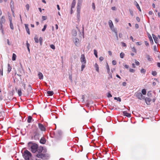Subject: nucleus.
Instances as JSON below:
<instances>
[{
	"label": "nucleus",
	"instance_id": "17",
	"mask_svg": "<svg viewBox=\"0 0 160 160\" xmlns=\"http://www.w3.org/2000/svg\"><path fill=\"white\" fill-rule=\"evenodd\" d=\"M43 150V147H40L39 148H38V149L37 150V152L38 153H42V152Z\"/></svg>",
	"mask_w": 160,
	"mask_h": 160
},
{
	"label": "nucleus",
	"instance_id": "14",
	"mask_svg": "<svg viewBox=\"0 0 160 160\" xmlns=\"http://www.w3.org/2000/svg\"><path fill=\"white\" fill-rule=\"evenodd\" d=\"M28 88L27 89V92L28 94L30 93H31L32 92V89L31 86L30 85H29L28 86Z\"/></svg>",
	"mask_w": 160,
	"mask_h": 160
},
{
	"label": "nucleus",
	"instance_id": "47",
	"mask_svg": "<svg viewBox=\"0 0 160 160\" xmlns=\"http://www.w3.org/2000/svg\"><path fill=\"white\" fill-rule=\"evenodd\" d=\"M26 9L28 11L29 9V5L28 4H27L26 5Z\"/></svg>",
	"mask_w": 160,
	"mask_h": 160
},
{
	"label": "nucleus",
	"instance_id": "21",
	"mask_svg": "<svg viewBox=\"0 0 160 160\" xmlns=\"http://www.w3.org/2000/svg\"><path fill=\"white\" fill-rule=\"evenodd\" d=\"M12 68L10 65L9 64H8V70L7 72L8 73H9L11 70Z\"/></svg>",
	"mask_w": 160,
	"mask_h": 160
},
{
	"label": "nucleus",
	"instance_id": "38",
	"mask_svg": "<svg viewBox=\"0 0 160 160\" xmlns=\"http://www.w3.org/2000/svg\"><path fill=\"white\" fill-rule=\"evenodd\" d=\"M147 95L149 97H151L152 96V94L151 92V91H149L148 92Z\"/></svg>",
	"mask_w": 160,
	"mask_h": 160
},
{
	"label": "nucleus",
	"instance_id": "53",
	"mask_svg": "<svg viewBox=\"0 0 160 160\" xmlns=\"http://www.w3.org/2000/svg\"><path fill=\"white\" fill-rule=\"evenodd\" d=\"M112 97V95L110 92H108L107 94V97L108 98H110Z\"/></svg>",
	"mask_w": 160,
	"mask_h": 160
},
{
	"label": "nucleus",
	"instance_id": "19",
	"mask_svg": "<svg viewBox=\"0 0 160 160\" xmlns=\"http://www.w3.org/2000/svg\"><path fill=\"white\" fill-rule=\"evenodd\" d=\"M38 76L39 77V79H43V75L42 74L39 72L38 73Z\"/></svg>",
	"mask_w": 160,
	"mask_h": 160
},
{
	"label": "nucleus",
	"instance_id": "6",
	"mask_svg": "<svg viewBox=\"0 0 160 160\" xmlns=\"http://www.w3.org/2000/svg\"><path fill=\"white\" fill-rule=\"evenodd\" d=\"M80 61L82 63L86 64V61L84 55V54H82L81 55V57L80 58Z\"/></svg>",
	"mask_w": 160,
	"mask_h": 160
},
{
	"label": "nucleus",
	"instance_id": "26",
	"mask_svg": "<svg viewBox=\"0 0 160 160\" xmlns=\"http://www.w3.org/2000/svg\"><path fill=\"white\" fill-rule=\"evenodd\" d=\"M72 33L73 36H75L77 35V32L76 30H73L72 31Z\"/></svg>",
	"mask_w": 160,
	"mask_h": 160
},
{
	"label": "nucleus",
	"instance_id": "51",
	"mask_svg": "<svg viewBox=\"0 0 160 160\" xmlns=\"http://www.w3.org/2000/svg\"><path fill=\"white\" fill-rule=\"evenodd\" d=\"M42 37H40L39 38V41L41 45L42 44Z\"/></svg>",
	"mask_w": 160,
	"mask_h": 160
},
{
	"label": "nucleus",
	"instance_id": "36",
	"mask_svg": "<svg viewBox=\"0 0 160 160\" xmlns=\"http://www.w3.org/2000/svg\"><path fill=\"white\" fill-rule=\"evenodd\" d=\"M85 64L82 63V64L81 65V71H83L84 68H85Z\"/></svg>",
	"mask_w": 160,
	"mask_h": 160
},
{
	"label": "nucleus",
	"instance_id": "43",
	"mask_svg": "<svg viewBox=\"0 0 160 160\" xmlns=\"http://www.w3.org/2000/svg\"><path fill=\"white\" fill-rule=\"evenodd\" d=\"M47 27V25L45 24L43 28L42 29V32L44 31H45V30H46Z\"/></svg>",
	"mask_w": 160,
	"mask_h": 160
},
{
	"label": "nucleus",
	"instance_id": "64",
	"mask_svg": "<svg viewBox=\"0 0 160 160\" xmlns=\"http://www.w3.org/2000/svg\"><path fill=\"white\" fill-rule=\"evenodd\" d=\"M136 20L138 22H139L140 21V18L138 17H136Z\"/></svg>",
	"mask_w": 160,
	"mask_h": 160
},
{
	"label": "nucleus",
	"instance_id": "55",
	"mask_svg": "<svg viewBox=\"0 0 160 160\" xmlns=\"http://www.w3.org/2000/svg\"><path fill=\"white\" fill-rule=\"evenodd\" d=\"M116 63H117V62L115 60H113L112 61V64L113 65H116Z\"/></svg>",
	"mask_w": 160,
	"mask_h": 160
},
{
	"label": "nucleus",
	"instance_id": "8",
	"mask_svg": "<svg viewBox=\"0 0 160 160\" xmlns=\"http://www.w3.org/2000/svg\"><path fill=\"white\" fill-rule=\"evenodd\" d=\"M38 126L39 128L40 129L41 131H46V128L43 124L40 123H38Z\"/></svg>",
	"mask_w": 160,
	"mask_h": 160
},
{
	"label": "nucleus",
	"instance_id": "62",
	"mask_svg": "<svg viewBox=\"0 0 160 160\" xmlns=\"http://www.w3.org/2000/svg\"><path fill=\"white\" fill-rule=\"evenodd\" d=\"M22 86L24 88V89H25V86L26 85L24 83H22Z\"/></svg>",
	"mask_w": 160,
	"mask_h": 160
},
{
	"label": "nucleus",
	"instance_id": "18",
	"mask_svg": "<svg viewBox=\"0 0 160 160\" xmlns=\"http://www.w3.org/2000/svg\"><path fill=\"white\" fill-rule=\"evenodd\" d=\"M108 24L110 28L114 27L113 23L111 20H109L108 21Z\"/></svg>",
	"mask_w": 160,
	"mask_h": 160
},
{
	"label": "nucleus",
	"instance_id": "63",
	"mask_svg": "<svg viewBox=\"0 0 160 160\" xmlns=\"http://www.w3.org/2000/svg\"><path fill=\"white\" fill-rule=\"evenodd\" d=\"M111 9L112 10H115L116 9V8L114 6L112 7Z\"/></svg>",
	"mask_w": 160,
	"mask_h": 160
},
{
	"label": "nucleus",
	"instance_id": "50",
	"mask_svg": "<svg viewBox=\"0 0 160 160\" xmlns=\"http://www.w3.org/2000/svg\"><path fill=\"white\" fill-rule=\"evenodd\" d=\"M92 9L93 10H95V4L94 3L92 2Z\"/></svg>",
	"mask_w": 160,
	"mask_h": 160
},
{
	"label": "nucleus",
	"instance_id": "35",
	"mask_svg": "<svg viewBox=\"0 0 160 160\" xmlns=\"http://www.w3.org/2000/svg\"><path fill=\"white\" fill-rule=\"evenodd\" d=\"M94 54L95 56L97 58L98 57V52H97V51L96 50L94 49Z\"/></svg>",
	"mask_w": 160,
	"mask_h": 160
},
{
	"label": "nucleus",
	"instance_id": "29",
	"mask_svg": "<svg viewBox=\"0 0 160 160\" xmlns=\"http://www.w3.org/2000/svg\"><path fill=\"white\" fill-rule=\"evenodd\" d=\"M16 55L15 53L12 54V61H15L16 59Z\"/></svg>",
	"mask_w": 160,
	"mask_h": 160
},
{
	"label": "nucleus",
	"instance_id": "40",
	"mask_svg": "<svg viewBox=\"0 0 160 160\" xmlns=\"http://www.w3.org/2000/svg\"><path fill=\"white\" fill-rule=\"evenodd\" d=\"M106 68L107 69V72L108 73H109L110 72V68H109V67L108 65V63H107V65L106 66Z\"/></svg>",
	"mask_w": 160,
	"mask_h": 160
},
{
	"label": "nucleus",
	"instance_id": "7",
	"mask_svg": "<svg viewBox=\"0 0 160 160\" xmlns=\"http://www.w3.org/2000/svg\"><path fill=\"white\" fill-rule=\"evenodd\" d=\"M144 100L145 101L146 104L148 105H150V102L152 101V99L149 98L145 97Z\"/></svg>",
	"mask_w": 160,
	"mask_h": 160
},
{
	"label": "nucleus",
	"instance_id": "58",
	"mask_svg": "<svg viewBox=\"0 0 160 160\" xmlns=\"http://www.w3.org/2000/svg\"><path fill=\"white\" fill-rule=\"evenodd\" d=\"M104 58L102 57H100L99 58V59L100 61H102L103 60Z\"/></svg>",
	"mask_w": 160,
	"mask_h": 160
},
{
	"label": "nucleus",
	"instance_id": "23",
	"mask_svg": "<svg viewBox=\"0 0 160 160\" xmlns=\"http://www.w3.org/2000/svg\"><path fill=\"white\" fill-rule=\"evenodd\" d=\"M47 93L49 95V96H51L53 94L54 92L52 91H49L47 92Z\"/></svg>",
	"mask_w": 160,
	"mask_h": 160
},
{
	"label": "nucleus",
	"instance_id": "61",
	"mask_svg": "<svg viewBox=\"0 0 160 160\" xmlns=\"http://www.w3.org/2000/svg\"><path fill=\"white\" fill-rule=\"evenodd\" d=\"M145 45L147 46H149V44L148 43V42H147V41H145Z\"/></svg>",
	"mask_w": 160,
	"mask_h": 160
},
{
	"label": "nucleus",
	"instance_id": "42",
	"mask_svg": "<svg viewBox=\"0 0 160 160\" xmlns=\"http://www.w3.org/2000/svg\"><path fill=\"white\" fill-rule=\"evenodd\" d=\"M152 74L153 76H156L157 75V72L156 71H153L152 72Z\"/></svg>",
	"mask_w": 160,
	"mask_h": 160
},
{
	"label": "nucleus",
	"instance_id": "15",
	"mask_svg": "<svg viewBox=\"0 0 160 160\" xmlns=\"http://www.w3.org/2000/svg\"><path fill=\"white\" fill-rule=\"evenodd\" d=\"M24 25L25 29L26 30L27 32L29 35L30 34V32L29 31V29L28 27V24H24Z\"/></svg>",
	"mask_w": 160,
	"mask_h": 160
},
{
	"label": "nucleus",
	"instance_id": "46",
	"mask_svg": "<svg viewBox=\"0 0 160 160\" xmlns=\"http://www.w3.org/2000/svg\"><path fill=\"white\" fill-rule=\"evenodd\" d=\"M47 18V17L46 16H42V19L43 21L46 20Z\"/></svg>",
	"mask_w": 160,
	"mask_h": 160
},
{
	"label": "nucleus",
	"instance_id": "2",
	"mask_svg": "<svg viewBox=\"0 0 160 160\" xmlns=\"http://www.w3.org/2000/svg\"><path fill=\"white\" fill-rule=\"evenodd\" d=\"M36 156L38 158L42 159L43 160H48L50 158V155L48 153H38Z\"/></svg>",
	"mask_w": 160,
	"mask_h": 160
},
{
	"label": "nucleus",
	"instance_id": "4",
	"mask_svg": "<svg viewBox=\"0 0 160 160\" xmlns=\"http://www.w3.org/2000/svg\"><path fill=\"white\" fill-rule=\"evenodd\" d=\"M5 22V17L3 16H2L0 20V30H1L2 32L3 35L4 34V30L2 29L3 25L2 24L4 23Z\"/></svg>",
	"mask_w": 160,
	"mask_h": 160
},
{
	"label": "nucleus",
	"instance_id": "22",
	"mask_svg": "<svg viewBox=\"0 0 160 160\" xmlns=\"http://www.w3.org/2000/svg\"><path fill=\"white\" fill-rule=\"evenodd\" d=\"M32 116H29L28 117L27 122L29 123H31L32 122Z\"/></svg>",
	"mask_w": 160,
	"mask_h": 160
},
{
	"label": "nucleus",
	"instance_id": "1",
	"mask_svg": "<svg viewBox=\"0 0 160 160\" xmlns=\"http://www.w3.org/2000/svg\"><path fill=\"white\" fill-rule=\"evenodd\" d=\"M28 146L33 153H35L37 152L38 148V145L36 143H33L32 142H28Z\"/></svg>",
	"mask_w": 160,
	"mask_h": 160
},
{
	"label": "nucleus",
	"instance_id": "56",
	"mask_svg": "<svg viewBox=\"0 0 160 160\" xmlns=\"http://www.w3.org/2000/svg\"><path fill=\"white\" fill-rule=\"evenodd\" d=\"M122 46L123 47H125L126 46V44L125 43L123 42H121Z\"/></svg>",
	"mask_w": 160,
	"mask_h": 160
},
{
	"label": "nucleus",
	"instance_id": "5",
	"mask_svg": "<svg viewBox=\"0 0 160 160\" xmlns=\"http://www.w3.org/2000/svg\"><path fill=\"white\" fill-rule=\"evenodd\" d=\"M136 97L140 100L144 99L145 96H143L142 94L140 92H137L135 93Z\"/></svg>",
	"mask_w": 160,
	"mask_h": 160
},
{
	"label": "nucleus",
	"instance_id": "30",
	"mask_svg": "<svg viewBox=\"0 0 160 160\" xmlns=\"http://www.w3.org/2000/svg\"><path fill=\"white\" fill-rule=\"evenodd\" d=\"M112 31L115 33H117V31L116 28H114V27L110 28Z\"/></svg>",
	"mask_w": 160,
	"mask_h": 160
},
{
	"label": "nucleus",
	"instance_id": "41",
	"mask_svg": "<svg viewBox=\"0 0 160 160\" xmlns=\"http://www.w3.org/2000/svg\"><path fill=\"white\" fill-rule=\"evenodd\" d=\"M125 54L124 53L122 52L120 53V57L121 58H124Z\"/></svg>",
	"mask_w": 160,
	"mask_h": 160
},
{
	"label": "nucleus",
	"instance_id": "33",
	"mask_svg": "<svg viewBox=\"0 0 160 160\" xmlns=\"http://www.w3.org/2000/svg\"><path fill=\"white\" fill-rule=\"evenodd\" d=\"M18 96L20 97L21 96L22 94V92L21 89H18Z\"/></svg>",
	"mask_w": 160,
	"mask_h": 160
},
{
	"label": "nucleus",
	"instance_id": "27",
	"mask_svg": "<svg viewBox=\"0 0 160 160\" xmlns=\"http://www.w3.org/2000/svg\"><path fill=\"white\" fill-rule=\"evenodd\" d=\"M10 28H11V29H12V30H13V29H14V27H13V24L12 22V21L11 20H10Z\"/></svg>",
	"mask_w": 160,
	"mask_h": 160
},
{
	"label": "nucleus",
	"instance_id": "54",
	"mask_svg": "<svg viewBox=\"0 0 160 160\" xmlns=\"http://www.w3.org/2000/svg\"><path fill=\"white\" fill-rule=\"evenodd\" d=\"M135 63H136V64L137 66H138L140 64L139 62L138 61H137L136 60H135Z\"/></svg>",
	"mask_w": 160,
	"mask_h": 160
},
{
	"label": "nucleus",
	"instance_id": "10",
	"mask_svg": "<svg viewBox=\"0 0 160 160\" xmlns=\"http://www.w3.org/2000/svg\"><path fill=\"white\" fill-rule=\"evenodd\" d=\"M80 9H77V17L78 18V20L80 21Z\"/></svg>",
	"mask_w": 160,
	"mask_h": 160
},
{
	"label": "nucleus",
	"instance_id": "31",
	"mask_svg": "<svg viewBox=\"0 0 160 160\" xmlns=\"http://www.w3.org/2000/svg\"><path fill=\"white\" fill-rule=\"evenodd\" d=\"M142 94L145 95L146 94V90L145 89H143L142 90Z\"/></svg>",
	"mask_w": 160,
	"mask_h": 160
},
{
	"label": "nucleus",
	"instance_id": "16",
	"mask_svg": "<svg viewBox=\"0 0 160 160\" xmlns=\"http://www.w3.org/2000/svg\"><path fill=\"white\" fill-rule=\"evenodd\" d=\"M153 38L156 43H158V38L154 34H152Z\"/></svg>",
	"mask_w": 160,
	"mask_h": 160
},
{
	"label": "nucleus",
	"instance_id": "39",
	"mask_svg": "<svg viewBox=\"0 0 160 160\" xmlns=\"http://www.w3.org/2000/svg\"><path fill=\"white\" fill-rule=\"evenodd\" d=\"M114 99L115 100H117V101H118L119 102H121V98L120 97L117 98V97H115L114 98Z\"/></svg>",
	"mask_w": 160,
	"mask_h": 160
},
{
	"label": "nucleus",
	"instance_id": "59",
	"mask_svg": "<svg viewBox=\"0 0 160 160\" xmlns=\"http://www.w3.org/2000/svg\"><path fill=\"white\" fill-rule=\"evenodd\" d=\"M132 51L135 53L137 52L136 50L134 47H133L132 48Z\"/></svg>",
	"mask_w": 160,
	"mask_h": 160
},
{
	"label": "nucleus",
	"instance_id": "48",
	"mask_svg": "<svg viewBox=\"0 0 160 160\" xmlns=\"http://www.w3.org/2000/svg\"><path fill=\"white\" fill-rule=\"evenodd\" d=\"M50 48L54 50L55 49V46L53 44H51L50 46Z\"/></svg>",
	"mask_w": 160,
	"mask_h": 160
},
{
	"label": "nucleus",
	"instance_id": "60",
	"mask_svg": "<svg viewBox=\"0 0 160 160\" xmlns=\"http://www.w3.org/2000/svg\"><path fill=\"white\" fill-rule=\"evenodd\" d=\"M153 50L155 51H157V47L156 45H155L153 47Z\"/></svg>",
	"mask_w": 160,
	"mask_h": 160
},
{
	"label": "nucleus",
	"instance_id": "34",
	"mask_svg": "<svg viewBox=\"0 0 160 160\" xmlns=\"http://www.w3.org/2000/svg\"><path fill=\"white\" fill-rule=\"evenodd\" d=\"M26 46L28 51L29 52H30L29 46H30V45L29 43H28V41H27Z\"/></svg>",
	"mask_w": 160,
	"mask_h": 160
},
{
	"label": "nucleus",
	"instance_id": "57",
	"mask_svg": "<svg viewBox=\"0 0 160 160\" xmlns=\"http://www.w3.org/2000/svg\"><path fill=\"white\" fill-rule=\"evenodd\" d=\"M129 71L130 72H135V70L132 68H130L129 69Z\"/></svg>",
	"mask_w": 160,
	"mask_h": 160
},
{
	"label": "nucleus",
	"instance_id": "12",
	"mask_svg": "<svg viewBox=\"0 0 160 160\" xmlns=\"http://www.w3.org/2000/svg\"><path fill=\"white\" fill-rule=\"evenodd\" d=\"M123 114L124 116H126L128 118H130L131 117V114L130 113L127 112L126 111H123Z\"/></svg>",
	"mask_w": 160,
	"mask_h": 160
},
{
	"label": "nucleus",
	"instance_id": "20",
	"mask_svg": "<svg viewBox=\"0 0 160 160\" xmlns=\"http://www.w3.org/2000/svg\"><path fill=\"white\" fill-rule=\"evenodd\" d=\"M76 5V0H73L71 4V8L72 9L74 8Z\"/></svg>",
	"mask_w": 160,
	"mask_h": 160
},
{
	"label": "nucleus",
	"instance_id": "28",
	"mask_svg": "<svg viewBox=\"0 0 160 160\" xmlns=\"http://www.w3.org/2000/svg\"><path fill=\"white\" fill-rule=\"evenodd\" d=\"M147 58L148 60L149 61H151L153 59L152 58H151V56H149V55H147Z\"/></svg>",
	"mask_w": 160,
	"mask_h": 160
},
{
	"label": "nucleus",
	"instance_id": "24",
	"mask_svg": "<svg viewBox=\"0 0 160 160\" xmlns=\"http://www.w3.org/2000/svg\"><path fill=\"white\" fill-rule=\"evenodd\" d=\"M148 38L149 39L150 41V42L151 43H153V41L152 37L151 36V35L149 34H148Z\"/></svg>",
	"mask_w": 160,
	"mask_h": 160
},
{
	"label": "nucleus",
	"instance_id": "11",
	"mask_svg": "<svg viewBox=\"0 0 160 160\" xmlns=\"http://www.w3.org/2000/svg\"><path fill=\"white\" fill-rule=\"evenodd\" d=\"M73 42L75 45L77 47H78L79 45V40L77 38H75L73 39Z\"/></svg>",
	"mask_w": 160,
	"mask_h": 160
},
{
	"label": "nucleus",
	"instance_id": "52",
	"mask_svg": "<svg viewBox=\"0 0 160 160\" xmlns=\"http://www.w3.org/2000/svg\"><path fill=\"white\" fill-rule=\"evenodd\" d=\"M109 75V77H108V79H110V78H112V75L111 73H108Z\"/></svg>",
	"mask_w": 160,
	"mask_h": 160
},
{
	"label": "nucleus",
	"instance_id": "3",
	"mask_svg": "<svg viewBox=\"0 0 160 160\" xmlns=\"http://www.w3.org/2000/svg\"><path fill=\"white\" fill-rule=\"evenodd\" d=\"M34 135L32 137V139H33L35 140H38L41 136L40 132L38 129H37L34 133Z\"/></svg>",
	"mask_w": 160,
	"mask_h": 160
},
{
	"label": "nucleus",
	"instance_id": "44",
	"mask_svg": "<svg viewBox=\"0 0 160 160\" xmlns=\"http://www.w3.org/2000/svg\"><path fill=\"white\" fill-rule=\"evenodd\" d=\"M146 72V70L143 68H142L141 70V72L142 73L144 74L145 73V72Z\"/></svg>",
	"mask_w": 160,
	"mask_h": 160
},
{
	"label": "nucleus",
	"instance_id": "32",
	"mask_svg": "<svg viewBox=\"0 0 160 160\" xmlns=\"http://www.w3.org/2000/svg\"><path fill=\"white\" fill-rule=\"evenodd\" d=\"M95 67L96 68V70L97 72H99V67H98V64L97 63H96L95 64Z\"/></svg>",
	"mask_w": 160,
	"mask_h": 160
},
{
	"label": "nucleus",
	"instance_id": "37",
	"mask_svg": "<svg viewBox=\"0 0 160 160\" xmlns=\"http://www.w3.org/2000/svg\"><path fill=\"white\" fill-rule=\"evenodd\" d=\"M69 78L71 82H72V75L71 74H69Z\"/></svg>",
	"mask_w": 160,
	"mask_h": 160
},
{
	"label": "nucleus",
	"instance_id": "9",
	"mask_svg": "<svg viewBox=\"0 0 160 160\" xmlns=\"http://www.w3.org/2000/svg\"><path fill=\"white\" fill-rule=\"evenodd\" d=\"M82 0H78L77 9H81Z\"/></svg>",
	"mask_w": 160,
	"mask_h": 160
},
{
	"label": "nucleus",
	"instance_id": "49",
	"mask_svg": "<svg viewBox=\"0 0 160 160\" xmlns=\"http://www.w3.org/2000/svg\"><path fill=\"white\" fill-rule=\"evenodd\" d=\"M8 18L9 20V21H10V20H11V21H12V18L11 16V15L10 14H8Z\"/></svg>",
	"mask_w": 160,
	"mask_h": 160
},
{
	"label": "nucleus",
	"instance_id": "45",
	"mask_svg": "<svg viewBox=\"0 0 160 160\" xmlns=\"http://www.w3.org/2000/svg\"><path fill=\"white\" fill-rule=\"evenodd\" d=\"M34 39L35 42H36V43L38 42L39 41H38V37H35L34 38Z\"/></svg>",
	"mask_w": 160,
	"mask_h": 160
},
{
	"label": "nucleus",
	"instance_id": "13",
	"mask_svg": "<svg viewBox=\"0 0 160 160\" xmlns=\"http://www.w3.org/2000/svg\"><path fill=\"white\" fill-rule=\"evenodd\" d=\"M46 142V139L44 137H42L40 140V143L42 144H44Z\"/></svg>",
	"mask_w": 160,
	"mask_h": 160
},
{
	"label": "nucleus",
	"instance_id": "25",
	"mask_svg": "<svg viewBox=\"0 0 160 160\" xmlns=\"http://www.w3.org/2000/svg\"><path fill=\"white\" fill-rule=\"evenodd\" d=\"M135 2L136 3L135 4L136 5V7L138 9V10L139 11H141V9H140V8L139 7V5L137 3V2L136 1H135Z\"/></svg>",
	"mask_w": 160,
	"mask_h": 160
}]
</instances>
